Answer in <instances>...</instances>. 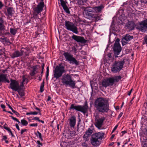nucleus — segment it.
<instances>
[{
    "mask_svg": "<svg viewBox=\"0 0 147 147\" xmlns=\"http://www.w3.org/2000/svg\"><path fill=\"white\" fill-rule=\"evenodd\" d=\"M94 107L99 112L107 113L109 110L108 100L102 98H99L96 100L94 102Z\"/></svg>",
    "mask_w": 147,
    "mask_h": 147,
    "instance_id": "obj_1",
    "label": "nucleus"
},
{
    "mask_svg": "<svg viewBox=\"0 0 147 147\" xmlns=\"http://www.w3.org/2000/svg\"><path fill=\"white\" fill-rule=\"evenodd\" d=\"M105 133L102 131L93 134L90 139L91 143L95 146H99L100 140L102 139Z\"/></svg>",
    "mask_w": 147,
    "mask_h": 147,
    "instance_id": "obj_2",
    "label": "nucleus"
},
{
    "mask_svg": "<svg viewBox=\"0 0 147 147\" xmlns=\"http://www.w3.org/2000/svg\"><path fill=\"white\" fill-rule=\"evenodd\" d=\"M121 78V77L119 76L105 79L102 82V85L105 87L109 86H112L114 82H118Z\"/></svg>",
    "mask_w": 147,
    "mask_h": 147,
    "instance_id": "obj_3",
    "label": "nucleus"
},
{
    "mask_svg": "<svg viewBox=\"0 0 147 147\" xmlns=\"http://www.w3.org/2000/svg\"><path fill=\"white\" fill-rule=\"evenodd\" d=\"M125 59L123 58L119 61H115L111 67L112 71L115 73L119 72L123 67Z\"/></svg>",
    "mask_w": 147,
    "mask_h": 147,
    "instance_id": "obj_4",
    "label": "nucleus"
},
{
    "mask_svg": "<svg viewBox=\"0 0 147 147\" xmlns=\"http://www.w3.org/2000/svg\"><path fill=\"white\" fill-rule=\"evenodd\" d=\"M69 74L63 75L61 79L62 82L64 84L69 85L72 88H76L75 84L76 82L71 79V76Z\"/></svg>",
    "mask_w": 147,
    "mask_h": 147,
    "instance_id": "obj_5",
    "label": "nucleus"
},
{
    "mask_svg": "<svg viewBox=\"0 0 147 147\" xmlns=\"http://www.w3.org/2000/svg\"><path fill=\"white\" fill-rule=\"evenodd\" d=\"M94 12L93 9L90 7H84V13L85 15L88 16L92 18V20L95 21L99 20L100 19V17L98 16L97 14H94L93 13Z\"/></svg>",
    "mask_w": 147,
    "mask_h": 147,
    "instance_id": "obj_6",
    "label": "nucleus"
},
{
    "mask_svg": "<svg viewBox=\"0 0 147 147\" xmlns=\"http://www.w3.org/2000/svg\"><path fill=\"white\" fill-rule=\"evenodd\" d=\"M65 71L64 66L59 64V66H57L53 70V77L58 79L61 77L63 73Z\"/></svg>",
    "mask_w": 147,
    "mask_h": 147,
    "instance_id": "obj_7",
    "label": "nucleus"
},
{
    "mask_svg": "<svg viewBox=\"0 0 147 147\" xmlns=\"http://www.w3.org/2000/svg\"><path fill=\"white\" fill-rule=\"evenodd\" d=\"M69 109L70 110L73 109L74 110H75L77 111L81 112L84 114H85L88 111V106L86 104L83 106L76 105L74 104H72L71 105Z\"/></svg>",
    "mask_w": 147,
    "mask_h": 147,
    "instance_id": "obj_8",
    "label": "nucleus"
},
{
    "mask_svg": "<svg viewBox=\"0 0 147 147\" xmlns=\"http://www.w3.org/2000/svg\"><path fill=\"white\" fill-rule=\"evenodd\" d=\"M63 55L66 61H69V63L72 64H75L78 65L79 63L75 58L73 57L72 55L68 52H65L63 54Z\"/></svg>",
    "mask_w": 147,
    "mask_h": 147,
    "instance_id": "obj_9",
    "label": "nucleus"
},
{
    "mask_svg": "<svg viewBox=\"0 0 147 147\" xmlns=\"http://www.w3.org/2000/svg\"><path fill=\"white\" fill-rule=\"evenodd\" d=\"M65 26L67 30L71 31L75 34L78 33V28L72 22L66 21L65 22Z\"/></svg>",
    "mask_w": 147,
    "mask_h": 147,
    "instance_id": "obj_10",
    "label": "nucleus"
},
{
    "mask_svg": "<svg viewBox=\"0 0 147 147\" xmlns=\"http://www.w3.org/2000/svg\"><path fill=\"white\" fill-rule=\"evenodd\" d=\"M119 38L117 39L114 43L113 47V49L114 54L116 58L118 57L117 55L119 54L121 50V48L119 44Z\"/></svg>",
    "mask_w": 147,
    "mask_h": 147,
    "instance_id": "obj_11",
    "label": "nucleus"
},
{
    "mask_svg": "<svg viewBox=\"0 0 147 147\" xmlns=\"http://www.w3.org/2000/svg\"><path fill=\"white\" fill-rule=\"evenodd\" d=\"M138 29L142 32L147 30V19L142 21L140 24Z\"/></svg>",
    "mask_w": 147,
    "mask_h": 147,
    "instance_id": "obj_12",
    "label": "nucleus"
},
{
    "mask_svg": "<svg viewBox=\"0 0 147 147\" xmlns=\"http://www.w3.org/2000/svg\"><path fill=\"white\" fill-rule=\"evenodd\" d=\"M105 119L104 117L96 119L95 125L98 129H100L102 127L103 122Z\"/></svg>",
    "mask_w": 147,
    "mask_h": 147,
    "instance_id": "obj_13",
    "label": "nucleus"
},
{
    "mask_svg": "<svg viewBox=\"0 0 147 147\" xmlns=\"http://www.w3.org/2000/svg\"><path fill=\"white\" fill-rule=\"evenodd\" d=\"M11 89L15 91L18 90L19 84L18 82L15 80H11V82L10 84Z\"/></svg>",
    "mask_w": 147,
    "mask_h": 147,
    "instance_id": "obj_14",
    "label": "nucleus"
},
{
    "mask_svg": "<svg viewBox=\"0 0 147 147\" xmlns=\"http://www.w3.org/2000/svg\"><path fill=\"white\" fill-rule=\"evenodd\" d=\"M72 38L78 42L85 43L86 42L87 40L85 39L84 37L74 35Z\"/></svg>",
    "mask_w": 147,
    "mask_h": 147,
    "instance_id": "obj_15",
    "label": "nucleus"
},
{
    "mask_svg": "<svg viewBox=\"0 0 147 147\" xmlns=\"http://www.w3.org/2000/svg\"><path fill=\"white\" fill-rule=\"evenodd\" d=\"M133 36L130 35L129 34H127L125 36L123 37L121 40V42L123 45H125L127 43L126 41H129L133 39Z\"/></svg>",
    "mask_w": 147,
    "mask_h": 147,
    "instance_id": "obj_16",
    "label": "nucleus"
},
{
    "mask_svg": "<svg viewBox=\"0 0 147 147\" xmlns=\"http://www.w3.org/2000/svg\"><path fill=\"white\" fill-rule=\"evenodd\" d=\"M104 6L102 4L99 6L92 7L94 11L96 13H101L104 8Z\"/></svg>",
    "mask_w": 147,
    "mask_h": 147,
    "instance_id": "obj_17",
    "label": "nucleus"
},
{
    "mask_svg": "<svg viewBox=\"0 0 147 147\" xmlns=\"http://www.w3.org/2000/svg\"><path fill=\"white\" fill-rule=\"evenodd\" d=\"M61 5L64 11L67 13H69L70 12L69 9L66 5L67 2L63 0H60Z\"/></svg>",
    "mask_w": 147,
    "mask_h": 147,
    "instance_id": "obj_18",
    "label": "nucleus"
},
{
    "mask_svg": "<svg viewBox=\"0 0 147 147\" xmlns=\"http://www.w3.org/2000/svg\"><path fill=\"white\" fill-rule=\"evenodd\" d=\"M24 51H16L12 54L11 57L12 58H14L15 57H17L22 56L24 53Z\"/></svg>",
    "mask_w": 147,
    "mask_h": 147,
    "instance_id": "obj_19",
    "label": "nucleus"
},
{
    "mask_svg": "<svg viewBox=\"0 0 147 147\" xmlns=\"http://www.w3.org/2000/svg\"><path fill=\"white\" fill-rule=\"evenodd\" d=\"M76 132L74 131H68L65 135V137L68 139L71 138L76 135Z\"/></svg>",
    "mask_w": 147,
    "mask_h": 147,
    "instance_id": "obj_20",
    "label": "nucleus"
},
{
    "mask_svg": "<svg viewBox=\"0 0 147 147\" xmlns=\"http://www.w3.org/2000/svg\"><path fill=\"white\" fill-rule=\"evenodd\" d=\"M76 117L73 116H72L69 119V125L71 128L74 127L76 123Z\"/></svg>",
    "mask_w": 147,
    "mask_h": 147,
    "instance_id": "obj_21",
    "label": "nucleus"
},
{
    "mask_svg": "<svg viewBox=\"0 0 147 147\" xmlns=\"http://www.w3.org/2000/svg\"><path fill=\"white\" fill-rule=\"evenodd\" d=\"M141 142L142 147H147V138L144 136L141 137Z\"/></svg>",
    "mask_w": 147,
    "mask_h": 147,
    "instance_id": "obj_22",
    "label": "nucleus"
},
{
    "mask_svg": "<svg viewBox=\"0 0 147 147\" xmlns=\"http://www.w3.org/2000/svg\"><path fill=\"white\" fill-rule=\"evenodd\" d=\"M94 129V127L93 125H92L87 130L85 134H84L86 136L90 137L93 133V130Z\"/></svg>",
    "mask_w": 147,
    "mask_h": 147,
    "instance_id": "obj_23",
    "label": "nucleus"
},
{
    "mask_svg": "<svg viewBox=\"0 0 147 147\" xmlns=\"http://www.w3.org/2000/svg\"><path fill=\"white\" fill-rule=\"evenodd\" d=\"M38 66L37 65L33 66L32 67H31V68H32V70L31 71L30 73V75L31 76H34L36 73L38 72L37 71V70L38 69Z\"/></svg>",
    "mask_w": 147,
    "mask_h": 147,
    "instance_id": "obj_24",
    "label": "nucleus"
},
{
    "mask_svg": "<svg viewBox=\"0 0 147 147\" xmlns=\"http://www.w3.org/2000/svg\"><path fill=\"white\" fill-rule=\"evenodd\" d=\"M127 28L130 30H132L134 29V24L133 22H128Z\"/></svg>",
    "mask_w": 147,
    "mask_h": 147,
    "instance_id": "obj_25",
    "label": "nucleus"
},
{
    "mask_svg": "<svg viewBox=\"0 0 147 147\" xmlns=\"http://www.w3.org/2000/svg\"><path fill=\"white\" fill-rule=\"evenodd\" d=\"M7 11L9 16H10L11 17L14 11L13 8L12 7H9L7 9Z\"/></svg>",
    "mask_w": 147,
    "mask_h": 147,
    "instance_id": "obj_26",
    "label": "nucleus"
},
{
    "mask_svg": "<svg viewBox=\"0 0 147 147\" xmlns=\"http://www.w3.org/2000/svg\"><path fill=\"white\" fill-rule=\"evenodd\" d=\"M6 77L7 74H1L0 75V82H4Z\"/></svg>",
    "mask_w": 147,
    "mask_h": 147,
    "instance_id": "obj_27",
    "label": "nucleus"
},
{
    "mask_svg": "<svg viewBox=\"0 0 147 147\" xmlns=\"http://www.w3.org/2000/svg\"><path fill=\"white\" fill-rule=\"evenodd\" d=\"M10 31L11 34L13 35H15L17 32V30L15 29L11 28L10 29Z\"/></svg>",
    "mask_w": 147,
    "mask_h": 147,
    "instance_id": "obj_28",
    "label": "nucleus"
},
{
    "mask_svg": "<svg viewBox=\"0 0 147 147\" xmlns=\"http://www.w3.org/2000/svg\"><path fill=\"white\" fill-rule=\"evenodd\" d=\"M3 21L2 19L0 18V30H3L4 28V26L3 24Z\"/></svg>",
    "mask_w": 147,
    "mask_h": 147,
    "instance_id": "obj_29",
    "label": "nucleus"
},
{
    "mask_svg": "<svg viewBox=\"0 0 147 147\" xmlns=\"http://www.w3.org/2000/svg\"><path fill=\"white\" fill-rule=\"evenodd\" d=\"M88 0H78L77 3L78 5H82L84 3H86Z\"/></svg>",
    "mask_w": 147,
    "mask_h": 147,
    "instance_id": "obj_30",
    "label": "nucleus"
},
{
    "mask_svg": "<svg viewBox=\"0 0 147 147\" xmlns=\"http://www.w3.org/2000/svg\"><path fill=\"white\" fill-rule=\"evenodd\" d=\"M44 81L41 83L40 88V92H42L44 91Z\"/></svg>",
    "mask_w": 147,
    "mask_h": 147,
    "instance_id": "obj_31",
    "label": "nucleus"
},
{
    "mask_svg": "<svg viewBox=\"0 0 147 147\" xmlns=\"http://www.w3.org/2000/svg\"><path fill=\"white\" fill-rule=\"evenodd\" d=\"M21 123L23 125L26 126L28 124V122L24 119L21 120Z\"/></svg>",
    "mask_w": 147,
    "mask_h": 147,
    "instance_id": "obj_32",
    "label": "nucleus"
},
{
    "mask_svg": "<svg viewBox=\"0 0 147 147\" xmlns=\"http://www.w3.org/2000/svg\"><path fill=\"white\" fill-rule=\"evenodd\" d=\"M89 137L84 135L83 137L84 141L86 142H88L89 140Z\"/></svg>",
    "mask_w": 147,
    "mask_h": 147,
    "instance_id": "obj_33",
    "label": "nucleus"
},
{
    "mask_svg": "<svg viewBox=\"0 0 147 147\" xmlns=\"http://www.w3.org/2000/svg\"><path fill=\"white\" fill-rule=\"evenodd\" d=\"M38 113H40L36 112V111L30 112L27 113H26V115H37Z\"/></svg>",
    "mask_w": 147,
    "mask_h": 147,
    "instance_id": "obj_34",
    "label": "nucleus"
},
{
    "mask_svg": "<svg viewBox=\"0 0 147 147\" xmlns=\"http://www.w3.org/2000/svg\"><path fill=\"white\" fill-rule=\"evenodd\" d=\"M37 133L38 134H37L36 133H35V134L37 136H38L40 139L41 140H42V136L40 132H39L38 131H37Z\"/></svg>",
    "mask_w": 147,
    "mask_h": 147,
    "instance_id": "obj_35",
    "label": "nucleus"
},
{
    "mask_svg": "<svg viewBox=\"0 0 147 147\" xmlns=\"http://www.w3.org/2000/svg\"><path fill=\"white\" fill-rule=\"evenodd\" d=\"M143 133L144 135L147 136V126L143 129Z\"/></svg>",
    "mask_w": 147,
    "mask_h": 147,
    "instance_id": "obj_36",
    "label": "nucleus"
},
{
    "mask_svg": "<svg viewBox=\"0 0 147 147\" xmlns=\"http://www.w3.org/2000/svg\"><path fill=\"white\" fill-rule=\"evenodd\" d=\"M21 90H17L19 94L21 96V97L23 96L24 95V92L21 91Z\"/></svg>",
    "mask_w": 147,
    "mask_h": 147,
    "instance_id": "obj_37",
    "label": "nucleus"
},
{
    "mask_svg": "<svg viewBox=\"0 0 147 147\" xmlns=\"http://www.w3.org/2000/svg\"><path fill=\"white\" fill-rule=\"evenodd\" d=\"M0 39H2L3 40H4L6 42L9 43L10 44H11L9 40V39L7 38L6 37H5L4 38H1Z\"/></svg>",
    "mask_w": 147,
    "mask_h": 147,
    "instance_id": "obj_38",
    "label": "nucleus"
},
{
    "mask_svg": "<svg viewBox=\"0 0 147 147\" xmlns=\"http://www.w3.org/2000/svg\"><path fill=\"white\" fill-rule=\"evenodd\" d=\"M24 87V86L23 85V83H22V85H20V86H19L18 90H23Z\"/></svg>",
    "mask_w": 147,
    "mask_h": 147,
    "instance_id": "obj_39",
    "label": "nucleus"
},
{
    "mask_svg": "<svg viewBox=\"0 0 147 147\" xmlns=\"http://www.w3.org/2000/svg\"><path fill=\"white\" fill-rule=\"evenodd\" d=\"M86 142H82V146L83 147H87L88 145Z\"/></svg>",
    "mask_w": 147,
    "mask_h": 147,
    "instance_id": "obj_40",
    "label": "nucleus"
},
{
    "mask_svg": "<svg viewBox=\"0 0 147 147\" xmlns=\"http://www.w3.org/2000/svg\"><path fill=\"white\" fill-rule=\"evenodd\" d=\"M49 66H48L47 68V71H46V79H47L48 76L49 75Z\"/></svg>",
    "mask_w": 147,
    "mask_h": 147,
    "instance_id": "obj_41",
    "label": "nucleus"
},
{
    "mask_svg": "<svg viewBox=\"0 0 147 147\" xmlns=\"http://www.w3.org/2000/svg\"><path fill=\"white\" fill-rule=\"evenodd\" d=\"M147 44V35L145 36L144 38V41L143 42V44Z\"/></svg>",
    "mask_w": 147,
    "mask_h": 147,
    "instance_id": "obj_42",
    "label": "nucleus"
},
{
    "mask_svg": "<svg viewBox=\"0 0 147 147\" xmlns=\"http://www.w3.org/2000/svg\"><path fill=\"white\" fill-rule=\"evenodd\" d=\"M10 117H11L13 120H14L15 121H16L17 122H18L19 123H20V121L18 120V119H17L16 118H15L11 116H10Z\"/></svg>",
    "mask_w": 147,
    "mask_h": 147,
    "instance_id": "obj_43",
    "label": "nucleus"
},
{
    "mask_svg": "<svg viewBox=\"0 0 147 147\" xmlns=\"http://www.w3.org/2000/svg\"><path fill=\"white\" fill-rule=\"evenodd\" d=\"M3 128L5 129H6L9 132H10L11 131V129L9 127H8L7 126H5V125H3Z\"/></svg>",
    "mask_w": 147,
    "mask_h": 147,
    "instance_id": "obj_44",
    "label": "nucleus"
},
{
    "mask_svg": "<svg viewBox=\"0 0 147 147\" xmlns=\"http://www.w3.org/2000/svg\"><path fill=\"white\" fill-rule=\"evenodd\" d=\"M29 125L31 127H37L38 124L37 123L31 124Z\"/></svg>",
    "mask_w": 147,
    "mask_h": 147,
    "instance_id": "obj_45",
    "label": "nucleus"
},
{
    "mask_svg": "<svg viewBox=\"0 0 147 147\" xmlns=\"http://www.w3.org/2000/svg\"><path fill=\"white\" fill-rule=\"evenodd\" d=\"M12 111L17 116H18L19 115V114L16 111L14 110L13 109H12Z\"/></svg>",
    "mask_w": 147,
    "mask_h": 147,
    "instance_id": "obj_46",
    "label": "nucleus"
},
{
    "mask_svg": "<svg viewBox=\"0 0 147 147\" xmlns=\"http://www.w3.org/2000/svg\"><path fill=\"white\" fill-rule=\"evenodd\" d=\"M140 1L141 3L145 4H147V0H140Z\"/></svg>",
    "mask_w": 147,
    "mask_h": 147,
    "instance_id": "obj_47",
    "label": "nucleus"
},
{
    "mask_svg": "<svg viewBox=\"0 0 147 147\" xmlns=\"http://www.w3.org/2000/svg\"><path fill=\"white\" fill-rule=\"evenodd\" d=\"M27 130L26 129H22L21 130L20 133L21 135L25 131H27Z\"/></svg>",
    "mask_w": 147,
    "mask_h": 147,
    "instance_id": "obj_48",
    "label": "nucleus"
},
{
    "mask_svg": "<svg viewBox=\"0 0 147 147\" xmlns=\"http://www.w3.org/2000/svg\"><path fill=\"white\" fill-rule=\"evenodd\" d=\"M3 6V4L0 1V9H1Z\"/></svg>",
    "mask_w": 147,
    "mask_h": 147,
    "instance_id": "obj_49",
    "label": "nucleus"
},
{
    "mask_svg": "<svg viewBox=\"0 0 147 147\" xmlns=\"http://www.w3.org/2000/svg\"><path fill=\"white\" fill-rule=\"evenodd\" d=\"M117 127H118V125H117L115 126V127H114V128L113 129L112 131V133L114 131L116 130V129L117 128Z\"/></svg>",
    "mask_w": 147,
    "mask_h": 147,
    "instance_id": "obj_50",
    "label": "nucleus"
},
{
    "mask_svg": "<svg viewBox=\"0 0 147 147\" xmlns=\"http://www.w3.org/2000/svg\"><path fill=\"white\" fill-rule=\"evenodd\" d=\"M32 119L33 120H37L38 121V120H39L40 119H39V118L38 117H34Z\"/></svg>",
    "mask_w": 147,
    "mask_h": 147,
    "instance_id": "obj_51",
    "label": "nucleus"
},
{
    "mask_svg": "<svg viewBox=\"0 0 147 147\" xmlns=\"http://www.w3.org/2000/svg\"><path fill=\"white\" fill-rule=\"evenodd\" d=\"M16 128L18 129V130H20V128L19 127V126L16 123Z\"/></svg>",
    "mask_w": 147,
    "mask_h": 147,
    "instance_id": "obj_52",
    "label": "nucleus"
},
{
    "mask_svg": "<svg viewBox=\"0 0 147 147\" xmlns=\"http://www.w3.org/2000/svg\"><path fill=\"white\" fill-rule=\"evenodd\" d=\"M37 143L39 145H40L41 146L42 145V144H41V143H40V141H39V140H38V141H37Z\"/></svg>",
    "mask_w": 147,
    "mask_h": 147,
    "instance_id": "obj_53",
    "label": "nucleus"
},
{
    "mask_svg": "<svg viewBox=\"0 0 147 147\" xmlns=\"http://www.w3.org/2000/svg\"><path fill=\"white\" fill-rule=\"evenodd\" d=\"M132 90H133V89H131L130 90V91L128 92V95L130 96V95L131 94V92H132Z\"/></svg>",
    "mask_w": 147,
    "mask_h": 147,
    "instance_id": "obj_54",
    "label": "nucleus"
},
{
    "mask_svg": "<svg viewBox=\"0 0 147 147\" xmlns=\"http://www.w3.org/2000/svg\"><path fill=\"white\" fill-rule=\"evenodd\" d=\"M111 53H109L108 54V56L109 57V58H111L112 57V56L111 55Z\"/></svg>",
    "mask_w": 147,
    "mask_h": 147,
    "instance_id": "obj_55",
    "label": "nucleus"
},
{
    "mask_svg": "<svg viewBox=\"0 0 147 147\" xmlns=\"http://www.w3.org/2000/svg\"><path fill=\"white\" fill-rule=\"evenodd\" d=\"M35 109L37 110H38V111H39L38 112L40 113H40V109L39 108H38V107H36L35 108Z\"/></svg>",
    "mask_w": 147,
    "mask_h": 147,
    "instance_id": "obj_56",
    "label": "nucleus"
},
{
    "mask_svg": "<svg viewBox=\"0 0 147 147\" xmlns=\"http://www.w3.org/2000/svg\"><path fill=\"white\" fill-rule=\"evenodd\" d=\"M7 139V137L6 136H4L3 138V140H5Z\"/></svg>",
    "mask_w": 147,
    "mask_h": 147,
    "instance_id": "obj_57",
    "label": "nucleus"
},
{
    "mask_svg": "<svg viewBox=\"0 0 147 147\" xmlns=\"http://www.w3.org/2000/svg\"><path fill=\"white\" fill-rule=\"evenodd\" d=\"M7 106H8L12 110V109H13L12 107L11 106L9 105V104H7Z\"/></svg>",
    "mask_w": 147,
    "mask_h": 147,
    "instance_id": "obj_58",
    "label": "nucleus"
},
{
    "mask_svg": "<svg viewBox=\"0 0 147 147\" xmlns=\"http://www.w3.org/2000/svg\"><path fill=\"white\" fill-rule=\"evenodd\" d=\"M1 107L3 109H5V106L4 105H1Z\"/></svg>",
    "mask_w": 147,
    "mask_h": 147,
    "instance_id": "obj_59",
    "label": "nucleus"
},
{
    "mask_svg": "<svg viewBox=\"0 0 147 147\" xmlns=\"http://www.w3.org/2000/svg\"><path fill=\"white\" fill-rule=\"evenodd\" d=\"M4 82H6L8 83L9 82V81L6 78H5V80Z\"/></svg>",
    "mask_w": 147,
    "mask_h": 147,
    "instance_id": "obj_60",
    "label": "nucleus"
},
{
    "mask_svg": "<svg viewBox=\"0 0 147 147\" xmlns=\"http://www.w3.org/2000/svg\"><path fill=\"white\" fill-rule=\"evenodd\" d=\"M123 113H120L118 117H120L122 115Z\"/></svg>",
    "mask_w": 147,
    "mask_h": 147,
    "instance_id": "obj_61",
    "label": "nucleus"
},
{
    "mask_svg": "<svg viewBox=\"0 0 147 147\" xmlns=\"http://www.w3.org/2000/svg\"><path fill=\"white\" fill-rule=\"evenodd\" d=\"M9 132L10 133L12 136L13 137H15L13 135V134L12 133V132L11 131L10 132Z\"/></svg>",
    "mask_w": 147,
    "mask_h": 147,
    "instance_id": "obj_62",
    "label": "nucleus"
},
{
    "mask_svg": "<svg viewBox=\"0 0 147 147\" xmlns=\"http://www.w3.org/2000/svg\"><path fill=\"white\" fill-rule=\"evenodd\" d=\"M26 80V78H25L24 77L23 78V79L22 82V83H23V84L24 82H25Z\"/></svg>",
    "mask_w": 147,
    "mask_h": 147,
    "instance_id": "obj_63",
    "label": "nucleus"
},
{
    "mask_svg": "<svg viewBox=\"0 0 147 147\" xmlns=\"http://www.w3.org/2000/svg\"><path fill=\"white\" fill-rule=\"evenodd\" d=\"M126 133V131H122L121 133L123 134V135Z\"/></svg>",
    "mask_w": 147,
    "mask_h": 147,
    "instance_id": "obj_64",
    "label": "nucleus"
}]
</instances>
